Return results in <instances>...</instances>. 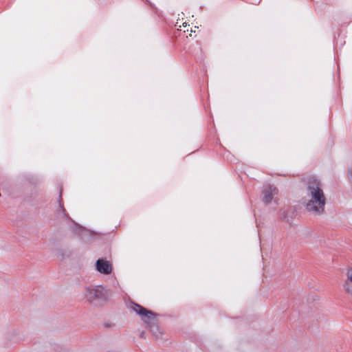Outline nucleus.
I'll return each mask as SVG.
<instances>
[{
  "label": "nucleus",
  "instance_id": "nucleus-5",
  "mask_svg": "<svg viewBox=\"0 0 352 352\" xmlns=\"http://www.w3.org/2000/svg\"><path fill=\"white\" fill-rule=\"evenodd\" d=\"M346 278L343 283V290L344 293L352 298V268L349 269L346 274Z\"/></svg>",
  "mask_w": 352,
  "mask_h": 352
},
{
  "label": "nucleus",
  "instance_id": "nucleus-4",
  "mask_svg": "<svg viewBox=\"0 0 352 352\" xmlns=\"http://www.w3.org/2000/svg\"><path fill=\"white\" fill-rule=\"evenodd\" d=\"M96 267L100 273L104 274H109L112 272L111 263L103 258H100L96 261Z\"/></svg>",
  "mask_w": 352,
  "mask_h": 352
},
{
  "label": "nucleus",
  "instance_id": "nucleus-1",
  "mask_svg": "<svg viewBox=\"0 0 352 352\" xmlns=\"http://www.w3.org/2000/svg\"><path fill=\"white\" fill-rule=\"evenodd\" d=\"M326 197L322 184L316 178H311L307 182L305 195V206L308 211L320 214L324 212Z\"/></svg>",
  "mask_w": 352,
  "mask_h": 352
},
{
  "label": "nucleus",
  "instance_id": "nucleus-7",
  "mask_svg": "<svg viewBox=\"0 0 352 352\" xmlns=\"http://www.w3.org/2000/svg\"><path fill=\"white\" fill-rule=\"evenodd\" d=\"M350 176L352 178V170L350 172Z\"/></svg>",
  "mask_w": 352,
  "mask_h": 352
},
{
  "label": "nucleus",
  "instance_id": "nucleus-6",
  "mask_svg": "<svg viewBox=\"0 0 352 352\" xmlns=\"http://www.w3.org/2000/svg\"><path fill=\"white\" fill-rule=\"evenodd\" d=\"M133 309L137 314H140L142 317L143 320L146 322H149L153 318V314L152 312L148 311L140 305L136 304L134 305L133 306Z\"/></svg>",
  "mask_w": 352,
  "mask_h": 352
},
{
  "label": "nucleus",
  "instance_id": "nucleus-3",
  "mask_svg": "<svg viewBox=\"0 0 352 352\" xmlns=\"http://www.w3.org/2000/svg\"><path fill=\"white\" fill-rule=\"evenodd\" d=\"M278 194V189L273 186H265L262 192V201L265 205H269L272 202L276 203V195Z\"/></svg>",
  "mask_w": 352,
  "mask_h": 352
},
{
  "label": "nucleus",
  "instance_id": "nucleus-2",
  "mask_svg": "<svg viewBox=\"0 0 352 352\" xmlns=\"http://www.w3.org/2000/svg\"><path fill=\"white\" fill-rule=\"evenodd\" d=\"M82 296L87 302L92 303L98 300H105L109 295L108 290L102 286H89L83 290Z\"/></svg>",
  "mask_w": 352,
  "mask_h": 352
}]
</instances>
